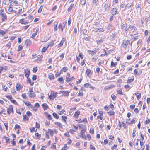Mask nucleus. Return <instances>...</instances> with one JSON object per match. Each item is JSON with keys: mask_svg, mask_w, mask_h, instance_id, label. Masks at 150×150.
<instances>
[{"mask_svg": "<svg viewBox=\"0 0 150 150\" xmlns=\"http://www.w3.org/2000/svg\"><path fill=\"white\" fill-rule=\"evenodd\" d=\"M28 95L30 98H34L36 96L35 94L34 93H28Z\"/></svg>", "mask_w": 150, "mask_h": 150, "instance_id": "obj_15", "label": "nucleus"}, {"mask_svg": "<svg viewBox=\"0 0 150 150\" xmlns=\"http://www.w3.org/2000/svg\"><path fill=\"white\" fill-rule=\"evenodd\" d=\"M136 132V129H134L133 130V133H132V137L134 138L135 136V133Z\"/></svg>", "mask_w": 150, "mask_h": 150, "instance_id": "obj_46", "label": "nucleus"}, {"mask_svg": "<svg viewBox=\"0 0 150 150\" xmlns=\"http://www.w3.org/2000/svg\"><path fill=\"white\" fill-rule=\"evenodd\" d=\"M4 125L6 127V129L7 130L8 129V123H4Z\"/></svg>", "mask_w": 150, "mask_h": 150, "instance_id": "obj_63", "label": "nucleus"}, {"mask_svg": "<svg viewBox=\"0 0 150 150\" xmlns=\"http://www.w3.org/2000/svg\"><path fill=\"white\" fill-rule=\"evenodd\" d=\"M83 92L82 91H79L78 95V96H83Z\"/></svg>", "mask_w": 150, "mask_h": 150, "instance_id": "obj_64", "label": "nucleus"}, {"mask_svg": "<svg viewBox=\"0 0 150 150\" xmlns=\"http://www.w3.org/2000/svg\"><path fill=\"white\" fill-rule=\"evenodd\" d=\"M134 73L135 75H139L140 74L138 73V71L137 69H135L134 71Z\"/></svg>", "mask_w": 150, "mask_h": 150, "instance_id": "obj_58", "label": "nucleus"}, {"mask_svg": "<svg viewBox=\"0 0 150 150\" xmlns=\"http://www.w3.org/2000/svg\"><path fill=\"white\" fill-rule=\"evenodd\" d=\"M6 97L7 98L10 99V100L13 99V98L12 97L11 95H8L6 96Z\"/></svg>", "mask_w": 150, "mask_h": 150, "instance_id": "obj_41", "label": "nucleus"}, {"mask_svg": "<svg viewBox=\"0 0 150 150\" xmlns=\"http://www.w3.org/2000/svg\"><path fill=\"white\" fill-rule=\"evenodd\" d=\"M129 28L131 29L130 31L132 32L135 31L136 29V27L133 25H130L129 26Z\"/></svg>", "mask_w": 150, "mask_h": 150, "instance_id": "obj_10", "label": "nucleus"}, {"mask_svg": "<svg viewBox=\"0 0 150 150\" xmlns=\"http://www.w3.org/2000/svg\"><path fill=\"white\" fill-rule=\"evenodd\" d=\"M90 132L92 134H93L94 133V129L92 128H91L90 130Z\"/></svg>", "mask_w": 150, "mask_h": 150, "instance_id": "obj_60", "label": "nucleus"}, {"mask_svg": "<svg viewBox=\"0 0 150 150\" xmlns=\"http://www.w3.org/2000/svg\"><path fill=\"white\" fill-rule=\"evenodd\" d=\"M25 104L28 106H30L31 108H32V106L31 103L29 102H24Z\"/></svg>", "mask_w": 150, "mask_h": 150, "instance_id": "obj_22", "label": "nucleus"}, {"mask_svg": "<svg viewBox=\"0 0 150 150\" xmlns=\"http://www.w3.org/2000/svg\"><path fill=\"white\" fill-rule=\"evenodd\" d=\"M37 75H33V77H32V80L33 81L37 79Z\"/></svg>", "mask_w": 150, "mask_h": 150, "instance_id": "obj_51", "label": "nucleus"}, {"mask_svg": "<svg viewBox=\"0 0 150 150\" xmlns=\"http://www.w3.org/2000/svg\"><path fill=\"white\" fill-rule=\"evenodd\" d=\"M29 129L30 130V132L32 133L33 132V131L36 132L37 131V129H36V130H35V128L34 127H32L31 128H30Z\"/></svg>", "mask_w": 150, "mask_h": 150, "instance_id": "obj_33", "label": "nucleus"}, {"mask_svg": "<svg viewBox=\"0 0 150 150\" xmlns=\"http://www.w3.org/2000/svg\"><path fill=\"white\" fill-rule=\"evenodd\" d=\"M24 73L25 77L27 78H28L30 74V71L29 69H24Z\"/></svg>", "mask_w": 150, "mask_h": 150, "instance_id": "obj_4", "label": "nucleus"}, {"mask_svg": "<svg viewBox=\"0 0 150 150\" xmlns=\"http://www.w3.org/2000/svg\"><path fill=\"white\" fill-rule=\"evenodd\" d=\"M97 52V51L95 50H89L88 51V53L91 56H93Z\"/></svg>", "mask_w": 150, "mask_h": 150, "instance_id": "obj_5", "label": "nucleus"}, {"mask_svg": "<svg viewBox=\"0 0 150 150\" xmlns=\"http://www.w3.org/2000/svg\"><path fill=\"white\" fill-rule=\"evenodd\" d=\"M91 71L90 69H87L86 72V74L87 76H88L90 73H91Z\"/></svg>", "mask_w": 150, "mask_h": 150, "instance_id": "obj_31", "label": "nucleus"}, {"mask_svg": "<svg viewBox=\"0 0 150 150\" xmlns=\"http://www.w3.org/2000/svg\"><path fill=\"white\" fill-rule=\"evenodd\" d=\"M112 28V25L111 24H109L108 26L106 28V29L108 30H110Z\"/></svg>", "mask_w": 150, "mask_h": 150, "instance_id": "obj_34", "label": "nucleus"}, {"mask_svg": "<svg viewBox=\"0 0 150 150\" xmlns=\"http://www.w3.org/2000/svg\"><path fill=\"white\" fill-rule=\"evenodd\" d=\"M5 139L6 143H8L9 142L10 139L8 137H6V136H4V137Z\"/></svg>", "mask_w": 150, "mask_h": 150, "instance_id": "obj_36", "label": "nucleus"}, {"mask_svg": "<svg viewBox=\"0 0 150 150\" xmlns=\"http://www.w3.org/2000/svg\"><path fill=\"white\" fill-rule=\"evenodd\" d=\"M67 149L68 148L67 145H65V146L61 150H67Z\"/></svg>", "mask_w": 150, "mask_h": 150, "instance_id": "obj_56", "label": "nucleus"}, {"mask_svg": "<svg viewBox=\"0 0 150 150\" xmlns=\"http://www.w3.org/2000/svg\"><path fill=\"white\" fill-rule=\"evenodd\" d=\"M111 97L113 100H116V96L114 94H112L111 95Z\"/></svg>", "mask_w": 150, "mask_h": 150, "instance_id": "obj_39", "label": "nucleus"}, {"mask_svg": "<svg viewBox=\"0 0 150 150\" xmlns=\"http://www.w3.org/2000/svg\"><path fill=\"white\" fill-rule=\"evenodd\" d=\"M67 118V117L66 116H63L62 117V120H63L64 122H66V121L65 120Z\"/></svg>", "mask_w": 150, "mask_h": 150, "instance_id": "obj_42", "label": "nucleus"}, {"mask_svg": "<svg viewBox=\"0 0 150 150\" xmlns=\"http://www.w3.org/2000/svg\"><path fill=\"white\" fill-rule=\"evenodd\" d=\"M0 15L1 17V19L2 21H3L7 19L6 16L5 14L0 13Z\"/></svg>", "mask_w": 150, "mask_h": 150, "instance_id": "obj_7", "label": "nucleus"}, {"mask_svg": "<svg viewBox=\"0 0 150 150\" xmlns=\"http://www.w3.org/2000/svg\"><path fill=\"white\" fill-rule=\"evenodd\" d=\"M130 40L124 41L122 44L123 47L126 49V48L127 47V45L130 43Z\"/></svg>", "mask_w": 150, "mask_h": 150, "instance_id": "obj_1", "label": "nucleus"}, {"mask_svg": "<svg viewBox=\"0 0 150 150\" xmlns=\"http://www.w3.org/2000/svg\"><path fill=\"white\" fill-rule=\"evenodd\" d=\"M48 77L50 80L53 79L54 78V75L52 73L49 74Z\"/></svg>", "mask_w": 150, "mask_h": 150, "instance_id": "obj_16", "label": "nucleus"}, {"mask_svg": "<svg viewBox=\"0 0 150 150\" xmlns=\"http://www.w3.org/2000/svg\"><path fill=\"white\" fill-rule=\"evenodd\" d=\"M64 26L62 25V24L61 23L59 24L58 26L59 28L61 29L62 32L63 31L64 28Z\"/></svg>", "mask_w": 150, "mask_h": 150, "instance_id": "obj_20", "label": "nucleus"}, {"mask_svg": "<svg viewBox=\"0 0 150 150\" xmlns=\"http://www.w3.org/2000/svg\"><path fill=\"white\" fill-rule=\"evenodd\" d=\"M64 54H65L64 53H62L61 55H60V56H59L61 58V59H60V61H61L63 59V58L64 57Z\"/></svg>", "mask_w": 150, "mask_h": 150, "instance_id": "obj_45", "label": "nucleus"}, {"mask_svg": "<svg viewBox=\"0 0 150 150\" xmlns=\"http://www.w3.org/2000/svg\"><path fill=\"white\" fill-rule=\"evenodd\" d=\"M141 4H137L136 5V8H141Z\"/></svg>", "mask_w": 150, "mask_h": 150, "instance_id": "obj_55", "label": "nucleus"}, {"mask_svg": "<svg viewBox=\"0 0 150 150\" xmlns=\"http://www.w3.org/2000/svg\"><path fill=\"white\" fill-rule=\"evenodd\" d=\"M132 3H129L128 4H127L125 7V9H127V8H129L130 7H131L132 6Z\"/></svg>", "mask_w": 150, "mask_h": 150, "instance_id": "obj_21", "label": "nucleus"}, {"mask_svg": "<svg viewBox=\"0 0 150 150\" xmlns=\"http://www.w3.org/2000/svg\"><path fill=\"white\" fill-rule=\"evenodd\" d=\"M144 123L145 124H148L150 123V119L147 118L146 120L145 121Z\"/></svg>", "mask_w": 150, "mask_h": 150, "instance_id": "obj_38", "label": "nucleus"}, {"mask_svg": "<svg viewBox=\"0 0 150 150\" xmlns=\"http://www.w3.org/2000/svg\"><path fill=\"white\" fill-rule=\"evenodd\" d=\"M20 23L22 24H26L28 23L29 21L26 20L25 21L24 19H22L20 20Z\"/></svg>", "mask_w": 150, "mask_h": 150, "instance_id": "obj_8", "label": "nucleus"}, {"mask_svg": "<svg viewBox=\"0 0 150 150\" xmlns=\"http://www.w3.org/2000/svg\"><path fill=\"white\" fill-rule=\"evenodd\" d=\"M108 113L110 116L114 115L115 114V112L113 110L110 111Z\"/></svg>", "mask_w": 150, "mask_h": 150, "instance_id": "obj_30", "label": "nucleus"}, {"mask_svg": "<svg viewBox=\"0 0 150 150\" xmlns=\"http://www.w3.org/2000/svg\"><path fill=\"white\" fill-rule=\"evenodd\" d=\"M66 81L67 83H68L70 81H71V79L69 78V77L66 76Z\"/></svg>", "mask_w": 150, "mask_h": 150, "instance_id": "obj_40", "label": "nucleus"}, {"mask_svg": "<svg viewBox=\"0 0 150 150\" xmlns=\"http://www.w3.org/2000/svg\"><path fill=\"white\" fill-rule=\"evenodd\" d=\"M86 3V0H81V4L82 5H85Z\"/></svg>", "mask_w": 150, "mask_h": 150, "instance_id": "obj_48", "label": "nucleus"}, {"mask_svg": "<svg viewBox=\"0 0 150 150\" xmlns=\"http://www.w3.org/2000/svg\"><path fill=\"white\" fill-rule=\"evenodd\" d=\"M121 29L122 30H125V32H127V30L126 29V25L125 24H123L121 25Z\"/></svg>", "mask_w": 150, "mask_h": 150, "instance_id": "obj_18", "label": "nucleus"}, {"mask_svg": "<svg viewBox=\"0 0 150 150\" xmlns=\"http://www.w3.org/2000/svg\"><path fill=\"white\" fill-rule=\"evenodd\" d=\"M35 136L38 138H39L41 137V135L39 134L38 133H36L35 134Z\"/></svg>", "mask_w": 150, "mask_h": 150, "instance_id": "obj_57", "label": "nucleus"}, {"mask_svg": "<svg viewBox=\"0 0 150 150\" xmlns=\"http://www.w3.org/2000/svg\"><path fill=\"white\" fill-rule=\"evenodd\" d=\"M53 116L55 118L58 119L59 118V116L57 114L55 113H53L52 114Z\"/></svg>", "mask_w": 150, "mask_h": 150, "instance_id": "obj_35", "label": "nucleus"}, {"mask_svg": "<svg viewBox=\"0 0 150 150\" xmlns=\"http://www.w3.org/2000/svg\"><path fill=\"white\" fill-rule=\"evenodd\" d=\"M20 129V126L18 124H16L15 126V129Z\"/></svg>", "mask_w": 150, "mask_h": 150, "instance_id": "obj_44", "label": "nucleus"}, {"mask_svg": "<svg viewBox=\"0 0 150 150\" xmlns=\"http://www.w3.org/2000/svg\"><path fill=\"white\" fill-rule=\"evenodd\" d=\"M22 88V87L20 85L17 84L16 86V88L17 91H19Z\"/></svg>", "mask_w": 150, "mask_h": 150, "instance_id": "obj_17", "label": "nucleus"}, {"mask_svg": "<svg viewBox=\"0 0 150 150\" xmlns=\"http://www.w3.org/2000/svg\"><path fill=\"white\" fill-rule=\"evenodd\" d=\"M110 4L109 3H106L105 4L104 7V10L105 11H108L110 8Z\"/></svg>", "mask_w": 150, "mask_h": 150, "instance_id": "obj_6", "label": "nucleus"}, {"mask_svg": "<svg viewBox=\"0 0 150 150\" xmlns=\"http://www.w3.org/2000/svg\"><path fill=\"white\" fill-rule=\"evenodd\" d=\"M6 32L3 30L0 29V34L2 36H4L6 34Z\"/></svg>", "mask_w": 150, "mask_h": 150, "instance_id": "obj_24", "label": "nucleus"}, {"mask_svg": "<svg viewBox=\"0 0 150 150\" xmlns=\"http://www.w3.org/2000/svg\"><path fill=\"white\" fill-rule=\"evenodd\" d=\"M109 139L112 140H113L114 139V137L112 135H110L109 136Z\"/></svg>", "mask_w": 150, "mask_h": 150, "instance_id": "obj_54", "label": "nucleus"}, {"mask_svg": "<svg viewBox=\"0 0 150 150\" xmlns=\"http://www.w3.org/2000/svg\"><path fill=\"white\" fill-rule=\"evenodd\" d=\"M104 30V29L102 28H98L95 29V31L96 32H103Z\"/></svg>", "mask_w": 150, "mask_h": 150, "instance_id": "obj_14", "label": "nucleus"}, {"mask_svg": "<svg viewBox=\"0 0 150 150\" xmlns=\"http://www.w3.org/2000/svg\"><path fill=\"white\" fill-rule=\"evenodd\" d=\"M28 79L27 80V81L30 84L31 86H33L34 84V82H31V80L30 79V78H27Z\"/></svg>", "mask_w": 150, "mask_h": 150, "instance_id": "obj_28", "label": "nucleus"}, {"mask_svg": "<svg viewBox=\"0 0 150 150\" xmlns=\"http://www.w3.org/2000/svg\"><path fill=\"white\" fill-rule=\"evenodd\" d=\"M135 94L137 96V99L138 100H139L141 97V93L139 94L138 93H136Z\"/></svg>", "mask_w": 150, "mask_h": 150, "instance_id": "obj_25", "label": "nucleus"}, {"mask_svg": "<svg viewBox=\"0 0 150 150\" xmlns=\"http://www.w3.org/2000/svg\"><path fill=\"white\" fill-rule=\"evenodd\" d=\"M57 24L56 25H54V31H56L57 30Z\"/></svg>", "mask_w": 150, "mask_h": 150, "instance_id": "obj_62", "label": "nucleus"}, {"mask_svg": "<svg viewBox=\"0 0 150 150\" xmlns=\"http://www.w3.org/2000/svg\"><path fill=\"white\" fill-rule=\"evenodd\" d=\"M62 93L64 94V96H68L69 95V92H68L67 91H63L62 92Z\"/></svg>", "mask_w": 150, "mask_h": 150, "instance_id": "obj_29", "label": "nucleus"}, {"mask_svg": "<svg viewBox=\"0 0 150 150\" xmlns=\"http://www.w3.org/2000/svg\"><path fill=\"white\" fill-rule=\"evenodd\" d=\"M11 112L13 113V108L12 105H9V108H8L7 110V113L10 114Z\"/></svg>", "mask_w": 150, "mask_h": 150, "instance_id": "obj_3", "label": "nucleus"}, {"mask_svg": "<svg viewBox=\"0 0 150 150\" xmlns=\"http://www.w3.org/2000/svg\"><path fill=\"white\" fill-rule=\"evenodd\" d=\"M109 106L110 108L112 109L114 108V106L112 103H110Z\"/></svg>", "mask_w": 150, "mask_h": 150, "instance_id": "obj_61", "label": "nucleus"}, {"mask_svg": "<svg viewBox=\"0 0 150 150\" xmlns=\"http://www.w3.org/2000/svg\"><path fill=\"white\" fill-rule=\"evenodd\" d=\"M25 43L27 46H30L31 44V41L30 39H27L26 40Z\"/></svg>", "mask_w": 150, "mask_h": 150, "instance_id": "obj_11", "label": "nucleus"}, {"mask_svg": "<svg viewBox=\"0 0 150 150\" xmlns=\"http://www.w3.org/2000/svg\"><path fill=\"white\" fill-rule=\"evenodd\" d=\"M42 106L43 108V109L44 110H46L49 108V107L47 104L45 103L43 104L42 105Z\"/></svg>", "mask_w": 150, "mask_h": 150, "instance_id": "obj_13", "label": "nucleus"}, {"mask_svg": "<svg viewBox=\"0 0 150 150\" xmlns=\"http://www.w3.org/2000/svg\"><path fill=\"white\" fill-rule=\"evenodd\" d=\"M134 78L128 79L127 80V83H130L133 81Z\"/></svg>", "mask_w": 150, "mask_h": 150, "instance_id": "obj_52", "label": "nucleus"}, {"mask_svg": "<svg viewBox=\"0 0 150 150\" xmlns=\"http://www.w3.org/2000/svg\"><path fill=\"white\" fill-rule=\"evenodd\" d=\"M117 9L116 8H114L112 9V11L113 13L112 14V15L114 16L117 13Z\"/></svg>", "mask_w": 150, "mask_h": 150, "instance_id": "obj_12", "label": "nucleus"}, {"mask_svg": "<svg viewBox=\"0 0 150 150\" xmlns=\"http://www.w3.org/2000/svg\"><path fill=\"white\" fill-rule=\"evenodd\" d=\"M43 7V6H42V5L40 6L39 9H38V12L39 13H41V11L42 10Z\"/></svg>", "mask_w": 150, "mask_h": 150, "instance_id": "obj_32", "label": "nucleus"}, {"mask_svg": "<svg viewBox=\"0 0 150 150\" xmlns=\"http://www.w3.org/2000/svg\"><path fill=\"white\" fill-rule=\"evenodd\" d=\"M90 147L91 149H92L93 150H96L95 147L93 145L90 144Z\"/></svg>", "mask_w": 150, "mask_h": 150, "instance_id": "obj_50", "label": "nucleus"}, {"mask_svg": "<svg viewBox=\"0 0 150 150\" xmlns=\"http://www.w3.org/2000/svg\"><path fill=\"white\" fill-rule=\"evenodd\" d=\"M80 127L81 128L82 130H81V135H82L83 136V134L85 133V132L86 130V125H82V127L80 126ZM83 138H84L83 136H82Z\"/></svg>", "mask_w": 150, "mask_h": 150, "instance_id": "obj_2", "label": "nucleus"}, {"mask_svg": "<svg viewBox=\"0 0 150 150\" xmlns=\"http://www.w3.org/2000/svg\"><path fill=\"white\" fill-rule=\"evenodd\" d=\"M62 69L64 72H66L68 70V68L67 67H64Z\"/></svg>", "mask_w": 150, "mask_h": 150, "instance_id": "obj_37", "label": "nucleus"}, {"mask_svg": "<svg viewBox=\"0 0 150 150\" xmlns=\"http://www.w3.org/2000/svg\"><path fill=\"white\" fill-rule=\"evenodd\" d=\"M117 62H114L112 61L111 62V66L112 67H115L116 65H117Z\"/></svg>", "mask_w": 150, "mask_h": 150, "instance_id": "obj_27", "label": "nucleus"}, {"mask_svg": "<svg viewBox=\"0 0 150 150\" xmlns=\"http://www.w3.org/2000/svg\"><path fill=\"white\" fill-rule=\"evenodd\" d=\"M52 93H51V94L49 96H48L49 98V99L50 100H53L54 98L53 97L52 95Z\"/></svg>", "mask_w": 150, "mask_h": 150, "instance_id": "obj_49", "label": "nucleus"}, {"mask_svg": "<svg viewBox=\"0 0 150 150\" xmlns=\"http://www.w3.org/2000/svg\"><path fill=\"white\" fill-rule=\"evenodd\" d=\"M48 133H49L50 134L51 136H52L53 135L54 132L51 129H49L48 130Z\"/></svg>", "mask_w": 150, "mask_h": 150, "instance_id": "obj_19", "label": "nucleus"}, {"mask_svg": "<svg viewBox=\"0 0 150 150\" xmlns=\"http://www.w3.org/2000/svg\"><path fill=\"white\" fill-rule=\"evenodd\" d=\"M74 6V4H72L69 6V7L67 9V11L68 12L70 11L71 10L73 7V6Z\"/></svg>", "mask_w": 150, "mask_h": 150, "instance_id": "obj_26", "label": "nucleus"}, {"mask_svg": "<svg viewBox=\"0 0 150 150\" xmlns=\"http://www.w3.org/2000/svg\"><path fill=\"white\" fill-rule=\"evenodd\" d=\"M57 80L59 81V83H63L64 82V79L62 77L59 78Z\"/></svg>", "mask_w": 150, "mask_h": 150, "instance_id": "obj_23", "label": "nucleus"}, {"mask_svg": "<svg viewBox=\"0 0 150 150\" xmlns=\"http://www.w3.org/2000/svg\"><path fill=\"white\" fill-rule=\"evenodd\" d=\"M23 119L24 120H28L29 119L27 117V116L26 115H23Z\"/></svg>", "mask_w": 150, "mask_h": 150, "instance_id": "obj_53", "label": "nucleus"}, {"mask_svg": "<svg viewBox=\"0 0 150 150\" xmlns=\"http://www.w3.org/2000/svg\"><path fill=\"white\" fill-rule=\"evenodd\" d=\"M80 114V111H76L75 114L74 115L73 117L76 119H77Z\"/></svg>", "mask_w": 150, "mask_h": 150, "instance_id": "obj_9", "label": "nucleus"}, {"mask_svg": "<svg viewBox=\"0 0 150 150\" xmlns=\"http://www.w3.org/2000/svg\"><path fill=\"white\" fill-rule=\"evenodd\" d=\"M56 124L59 127L62 128V125L60 122H57L56 123Z\"/></svg>", "mask_w": 150, "mask_h": 150, "instance_id": "obj_43", "label": "nucleus"}, {"mask_svg": "<svg viewBox=\"0 0 150 150\" xmlns=\"http://www.w3.org/2000/svg\"><path fill=\"white\" fill-rule=\"evenodd\" d=\"M117 92L118 94L123 95V93L122 92V90H117Z\"/></svg>", "mask_w": 150, "mask_h": 150, "instance_id": "obj_47", "label": "nucleus"}, {"mask_svg": "<svg viewBox=\"0 0 150 150\" xmlns=\"http://www.w3.org/2000/svg\"><path fill=\"white\" fill-rule=\"evenodd\" d=\"M47 49V47L46 48V47H44L41 50L42 52H45Z\"/></svg>", "mask_w": 150, "mask_h": 150, "instance_id": "obj_59", "label": "nucleus"}]
</instances>
